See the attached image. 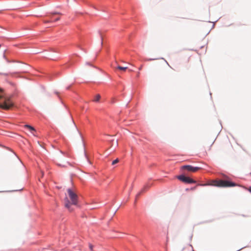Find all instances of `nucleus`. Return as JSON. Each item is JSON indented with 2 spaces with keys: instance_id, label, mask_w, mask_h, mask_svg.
I'll list each match as a JSON object with an SVG mask.
<instances>
[{
  "instance_id": "f257e3e1",
  "label": "nucleus",
  "mask_w": 251,
  "mask_h": 251,
  "mask_svg": "<svg viewBox=\"0 0 251 251\" xmlns=\"http://www.w3.org/2000/svg\"><path fill=\"white\" fill-rule=\"evenodd\" d=\"M68 196H66L64 199L65 206L70 211H72L73 209L71 208L72 205H76L78 202V197L76 193L72 189L67 190Z\"/></svg>"
},
{
  "instance_id": "f03ea898",
  "label": "nucleus",
  "mask_w": 251,
  "mask_h": 251,
  "mask_svg": "<svg viewBox=\"0 0 251 251\" xmlns=\"http://www.w3.org/2000/svg\"><path fill=\"white\" fill-rule=\"evenodd\" d=\"M209 185V184H200V185L201 186H205ZM210 185L217 186V187H232V186H236V184L228 181L227 180H213L212 181V183Z\"/></svg>"
},
{
  "instance_id": "7ed1b4c3",
  "label": "nucleus",
  "mask_w": 251,
  "mask_h": 251,
  "mask_svg": "<svg viewBox=\"0 0 251 251\" xmlns=\"http://www.w3.org/2000/svg\"><path fill=\"white\" fill-rule=\"evenodd\" d=\"M177 178L180 181L186 183H196V181L189 177L183 175H180L177 176Z\"/></svg>"
},
{
  "instance_id": "20e7f679",
  "label": "nucleus",
  "mask_w": 251,
  "mask_h": 251,
  "mask_svg": "<svg viewBox=\"0 0 251 251\" xmlns=\"http://www.w3.org/2000/svg\"><path fill=\"white\" fill-rule=\"evenodd\" d=\"M13 105V103L8 99L4 101V102L0 104V107L4 109L8 110Z\"/></svg>"
},
{
  "instance_id": "39448f33",
  "label": "nucleus",
  "mask_w": 251,
  "mask_h": 251,
  "mask_svg": "<svg viewBox=\"0 0 251 251\" xmlns=\"http://www.w3.org/2000/svg\"><path fill=\"white\" fill-rule=\"evenodd\" d=\"M182 169H185L189 172H196L201 169V168L198 167H193L191 165H184L182 167Z\"/></svg>"
},
{
  "instance_id": "423d86ee",
  "label": "nucleus",
  "mask_w": 251,
  "mask_h": 251,
  "mask_svg": "<svg viewBox=\"0 0 251 251\" xmlns=\"http://www.w3.org/2000/svg\"><path fill=\"white\" fill-rule=\"evenodd\" d=\"M151 186V184H146L144 187L142 189L140 192H139L136 196V200L143 193L146 191Z\"/></svg>"
},
{
  "instance_id": "0eeeda50",
  "label": "nucleus",
  "mask_w": 251,
  "mask_h": 251,
  "mask_svg": "<svg viewBox=\"0 0 251 251\" xmlns=\"http://www.w3.org/2000/svg\"><path fill=\"white\" fill-rule=\"evenodd\" d=\"M24 126L25 128H27V129H28L31 132V133L33 134H34L33 132L35 131V128L33 127H32V126H30L29 125H25Z\"/></svg>"
},
{
  "instance_id": "6e6552de",
  "label": "nucleus",
  "mask_w": 251,
  "mask_h": 251,
  "mask_svg": "<svg viewBox=\"0 0 251 251\" xmlns=\"http://www.w3.org/2000/svg\"><path fill=\"white\" fill-rule=\"evenodd\" d=\"M117 68L120 70L125 71L128 68L127 67H122L121 66H118Z\"/></svg>"
},
{
  "instance_id": "1a4fd4ad",
  "label": "nucleus",
  "mask_w": 251,
  "mask_h": 251,
  "mask_svg": "<svg viewBox=\"0 0 251 251\" xmlns=\"http://www.w3.org/2000/svg\"><path fill=\"white\" fill-rule=\"evenodd\" d=\"M100 95L98 94V95H97L95 96V99H94V101H96V102H97V101H98L100 100Z\"/></svg>"
},
{
  "instance_id": "9d476101",
  "label": "nucleus",
  "mask_w": 251,
  "mask_h": 251,
  "mask_svg": "<svg viewBox=\"0 0 251 251\" xmlns=\"http://www.w3.org/2000/svg\"><path fill=\"white\" fill-rule=\"evenodd\" d=\"M118 162H119V159L117 158V159L114 160V161H113V162L112 163V165H114L117 164Z\"/></svg>"
},
{
  "instance_id": "9b49d317",
  "label": "nucleus",
  "mask_w": 251,
  "mask_h": 251,
  "mask_svg": "<svg viewBox=\"0 0 251 251\" xmlns=\"http://www.w3.org/2000/svg\"><path fill=\"white\" fill-rule=\"evenodd\" d=\"M3 97V91L0 88V99H1Z\"/></svg>"
},
{
  "instance_id": "f8f14e48",
  "label": "nucleus",
  "mask_w": 251,
  "mask_h": 251,
  "mask_svg": "<svg viewBox=\"0 0 251 251\" xmlns=\"http://www.w3.org/2000/svg\"><path fill=\"white\" fill-rule=\"evenodd\" d=\"M245 188L248 190L251 193V186L249 187V188L245 187Z\"/></svg>"
},
{
  "instance_id": "ddd939ff",
  "label": "nucleus",
  "mask_w": 251,
  "mask_h": 251,
  "mask_svg": "<svg viewBox=\"0 0 251 251\" xmlns=\"http://www.w3.org/2000/svg\"><path fill=\"white\" fill-rule=\"evenodd\" d=\"M44 22L45 23H50V22H52V21H44Z\"/></svg>"
},
{
  "instance_id": "4468645a",
  "label": "nucleus",
  "mask_w": 251,
  "mask_h": 251,
  "mask_svg": "<svg viewBox=\"0 0 251 251\" xmlns=\"http://www.w3.org/2000/svg\"><path fill=\"white\" fill-rule=\"evenodd\" d=\"M59 19H60V18H57L55 19L54 20V22L57 21H58Z\"/></svg>"
},
{
  "instance_id": "2eb2a0df",
  "label": "nucleus",
  "mask_w": 251,
  "mask_h": 251,
  "mask_svg": "<svg viewBox=\"0 0 251 251\" xmlns=\"http://www.w3.org/2000/svg\"><path fill=\"white\" fill-rule=\"evenodd\" d=\"M165 62H166V63H167V65H168L170 68H171V67L170 66V65H169V64L168 63V62L166 60H165Z\"/></svg>"
},
{
  "instance_id": "dca6fc26",
  "label": "nucleus",
  "mask_w": 251,
  "mask_h": 251,
  "mask_svg": "<svg viewBox=\"0 0 251 251\" xmlns=\"http://www.w3.org/2000/svg\"><path fill=\"white\" fill-rule=\"evenodd\" d=\"M51 14H53V15H54V14H58V13H57V12H53V13H52Z\"/></svg>"
},
{
  "instance_id": "f3484780",
  "label": "nucleus",
  "mask_w": 251,
  "mask_h": 251,
  "mask_svg": "<svg viewBox=\"0 0 251 251\" xmlns=\"http://www.w3.org/2000/svg\"><path fill=\"white\" fill-rule=\"evenodd\" d=\"M90 248L91 249V250H92V245H90Z\"/></svg>"
},
{
  "instance_id": "a211bd4d",
  "label": "nucleus",
  "mask_w": 251,
  "mask_h": 251,
  "mask_svg": "<svg viewBox=\"0 0 251 251\" xmlns=\"http://www.w3.org/2000/svg\"><path fill=\"white\" fill-rule=\"evenodd\" d=\"M115 142H116V145H118V141H117V140H116Z\"/></svg>"
},
{
  "instance_id": "6ab92c4d",
  "label": "nucleus",
  "mask_w": 251,
  "mask_h": 251,
  "mask_svg": "<svg viewBox=\"0 0 251 251\" xmlns=\"http://www.w3.org/2000/svg\"><path fill=\"white\" fill-rule=\"evenodd\" d=\"M142 66H141L139 68V70H141V69H142Z\"/></svg>"
},
{
  "instance_id": "aec40b11",
  "label": "nucleus",
  "mask_w": 251,
  "mask_h": 251,
  "mask_svg": "<svg viewBox=\"0 0 251 251\" xmlns=\"http://www.w3.org/2000/svg\"><path fill=\"white\" fill-rule=\"evenodd\" d=\"M101 40H102V37H101ZM102 43H103V42H102V41H101V44H102Z\"/></svg>"
}]
</instances>
